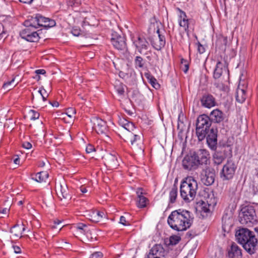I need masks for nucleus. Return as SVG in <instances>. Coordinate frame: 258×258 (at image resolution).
<instances>
[{
    "instance_id": "60",
    "label": "nucleus",
    "mask_w": 258,
    "mask_h": 258,
    "mask_svg": "<svg viewBox=\"0 0 258 258\" xmlns=\"http://www.w3.org/2000/svg\"><path fill=\"white\" fill-rule=\"evenodd\" d=\"M9 210H10L9 208H7H7H3V209L1 210H0V212L1 213L6 214L9 211Z\"/></svg>"
},
{
    "instance_id": "14",
    "label": "nucleus",
    "mask_w": 258,
    "mask_h": 258,
    "mask_svg": "<svg viewBox=\"0 0 258 258\" xmlns=\"http://www.w3.org/2000/svg\"><path fill=\"white\" fill-rule=\"evenodd\" d=\"M228 258H242V253L241 248L235 242H232L227 248Z\"/></svg>"
},
{
    "instance_id": "51",
    "label": "nucleus",
    "mask_w": 258,
    "mask_h": 258,
    "mask_svg": "<svg viewBox=\"0 0 258 258\" xmlns=\"http://www.w3.org/2000/svg\"><path fill=\"white\" fill-rule=\"evenodd\" d=\"M119 223L124 226L129 225V224L126 222L125 218L123 216L120 217Z\"/></svg>"
},
{
    "instance_id": "43",
    "label": "nucleus",
    "mask_w": 258,
    "mask_h": 258,
    "mask_svg": "<svg viewBox=\"0 0 258 258\" xmlns=\"http://www.w3.org/2000/svg\"><path fill=\"white\" fill-rule=\"evenodd\" d=\"M66 114L69 117H72L76 114V109L74 108H69L66 111Z\"/></svg>"
},
{
    "instance_id": "37",
    "label": "nucleus",
    "mask_w": 258,
    "mask_h": 258,
    "mask_svg": "<svg viewBox=\"0 0 258 258\" xmlns=\"http://www.w3.org/2000/svg\"><path fill=\"white\" fill-rule=\"evenodd\" d=\"M48 177V174L45 172H39L35 175V180L39 182L44 181L45 178Z\"/></svg>"
},
{
    "instance_id": "21",
    "label": "nucleus",
    "mask_w": 258,
    "mask_h": 258,
    "mask_svg": "<svg viewBox=\"0 0 258 258\" xmlns=\"http://www.w3.org/2000/svg\"><path fill=\"white\" fill-rule=\"evenodd\" d=\"M58 197L62 200L65 199L70 200L71 199V196L69 194V190L67 185L64 183L60 184L56 190Z\"/></svg>"
},
{
    "instance_id": "10",
    "label": "nucleus",
    "mask_w": 258,
    "mask_h": 258,
    "mask_svg": "<svg viewBox=\"0 0 258 258\" xmlns=\"http://www.w3.org/2000/svg\"><path fill=\"white\" fill-rule=\"evenodd\" d=\"M20 35L23 39L29 42H37L39 39L37 32L35 31V29L30 27H26L20 32Z\"/></svg>"
},
{
    "instance_id": "47",
    "label": "nucleus",
    "mask_w": 258,
    "mask_h": 258,
    "mask_svg": "<svg viewBox=\"0 0 258 258\" xmlns=\"http://www.w3.org/2000/svg\"><path fill=\"white\" fill-rule=\"evenodd\" d=\"M86 151L87 153H90L93 151H95V149L93 145H92L91 144H89L86 147Z\"/></svg>"
},
{
    "instance_id": "29",
    "label": "nucleus",
    "mask_w": 258,
    "mask_h": 258,
    "mask_svg": "<svg viewBox=\"0 0 258 258\" xmlns=\"http://www.w3.org/2000/svg\"><path fill=\"white\" fill-rule=\"evenodd\" d=\"M246 98L245 91L244 89L240 88L239 86L237 89L236 94V100L237 102L242 103Z\"/></svg>"
},
{
    "instance_id": "50",
    "label": "nucleus",
    "mask_w": 258,
    "mask_h": 258,
    "mask_svg": "<svg viewBox=\"0 0 258 258\" xmlns=\"http://www.w3.org/2000/svg\"><path fill=\"white\" fill-rule=\"evenodd\" d=\"M209 205H208V207H207V205L203 206L201 208V213H209L210 212V210L209 208Z\"/></svg>"
},
{
    "instance_id": "28",
    "label": "nucleus",
    "mask_w": 258,
    "mask_h": 258,
    "mask_svg": "<svg viewBox=\"0 0 258 258\" xmlns=\"http://www.w3.org/2000/svg\"><path fill=\"white\" fill-rule=\"evenodd\" d=\"M24 24L25 27H30L34 29L37 28L39 27L37 15H36L34 17H31L30 18L26 20L24 22Z\"/></svg>"
},
{
    "instance_id": "27",
    "label": "nucleus",
    "mask_w": 258,
    "mask_h": 258,
    "mask_svg": "<svg viewBox=\"0 0 258 258\" xmlns=\"http://www.w3.org/2000/svg\"><path fill=\"white\" fill-rule=\"evenodd\" d=\"M186 15L185 13L180 11V19L179 20V24L180 27H182L185 32L188 31L189 20L186 18Z\"/></svg>"
},
{
    "instance_id": "17",
    "label": "nucleus",
    "mask_w": 258,
    "mask_h": 258,
    "mask_svg": "<svg viewBox=\"0 0 258 258\" xmlns=\"http://www.w3.org/2000/svg\"><path fill=\"white\" fill-rule=\"evenodd\" d=\"M105 165L110 170L116 169L119 166L118 161L115 155L107 154L104 157Z\"/></svg>"
},
{
    "instance_id": "24",
    "label": "nucleus",
    "mask_w": 258,
    "mask_h": 258,
    "mask_svg": "<svg viewBox=\"0 0 258 258\" xmlns=\"http://www.w3.org/2000/svg\"><path fill=\"white\" fill-rule=\"evenodd\" d=\"M226 62L224 60L223 61L218 60L214 70L213 77L215 79H219L222 76L223 71H226Z\"/></svg>"
},
{
    "instance_id": "19",
    "label": "nucleus",
    "mask_w": 258,
    "mask_h": 258,
    "mask_svg": "<svg viewBox=\"0 0 258 258\" xmlns=\"http://www.w3.org/2000/svg\"><path fill=\"white\" fill-rule=\"evenodd\" d=\"M158 36L153 39L151 41L152 46L156 50H160L163 48L165 44V39L164 36L160 34V30H157Z\"/></svg>"
},
{
    "instance_id": "15",
    "label": "nucleus",
    "mask_w": 258,
    "mask_h": 258,
    "mask_svg": "<svg viewBox=\"0 0 258 258\" xmlns=\"http://www.w3.org/2000/svg\"><path fill=\"white\" fill-rule=\"evenodd\" d=\"M244 250L250 255L255 253L258 250V240L256 237H252L249 241L242 245Z\"/></svg>"
},
{
    "instance_id": "42",
    "label": "nucleus",
    "mask_w": 258,
    "mask_h": 258,
    "mask_svg": "<svg viewBox=\"0 0 258 258\" xmlns=\"http://www.w3.org/2000/svg\"><path fill=\"white\" fill-rule=\"evenodd\" d=\"M37 92L42 96L43 100L45 101L48 96V95L47 93L46 90L44 89H39Z\"/></svg>"
},
{
    "instance_id": "33",
    "label": "nucleus",
    "mask_w": 258,
    "mask_h": 258,
    "mask_svg": "<svg viewBox=\"0 0 258 258\" xmlns=\"http://www.w3.org/2000/svg\"><path fill=\"white\" fill-rule=\"evenodd\" d=\"M223 228H230L232 226V218L228 217L227 215H224L222 217Z\"/></svg>"
},
{
    "instance_id": "32",
    "label": "nucleus",
    "mask_w": 258,
    "mask_h": 258,
    "mask_svg": "<svg viewBox=\"0 0 258 258\" xmlns=\"http://www.w3.org/2000/svg\"><path fill=\"white\" fill-rule=\"evenodd\" d=\"M136 202L138 208H143L146 207L149 203V200L147 198L144 196L137 197Z\"/></svg>"
},
{
    "instance_id": "2",
    "label": "nucleus",
    "mask_w": 258,
    "mask_h": 258,
    "mask_svg": "<svg viewBox=\"0 0 258 258\" xmlns=\"http://www.w3.org/2000/svg\"><path fill=\"white\" fill-rule=\"evenodd\" d=\"M198 188L197 180L192 176H188L180 184V196L185 202H189L195 198Z\"/></svg>"
},
{
    "instance_id": "8",
    "label": "nucleus",
    "mask_w": 258,
    "mask_h": 258,
    "mask_svg": "<svg viewBox=\"0 0 258 258\" xmlns=\"http://www.w3.org/2000/svg\"><path fill=\"white\" fill-rule=\"evenodd\" d=\"M133 43L136 49L140 54H144L147 56L148 59L150 60L151 57L148 54L151 53V50H148L150 47L149 43L145 38L138 36L136 39H133Z\"/></svg>"
},
{
    "instance_id": "44",
    "label": "nucleus",
    "mask_w": 258,
    "mask_h": 258,
    "mask_svg": "<svg viewBox=\"0 0 258 258\" xmlns=\"http://www.w3.org/2000/svg\"><path fill=\"white\" fill-rule=\"evenodd\" d=\"M183 62H185V64H184V66H183L184 68L182 69V70L185 73H186L189 69V64L186 60L184 59V58H181V63L183 64Z\"/></svg>"
},
{
    "instance_id": "53",
    "label": "nucleus",
    "mask_w": 258,
    "mask_h": 258,
    "mask_svg": "<svg viewBox=\"0 0 258 258\" xmlns=\"http://www.w3.org/2000/svg\"><path fill=\"white\" fill-rule=\"evenodd\" d=\"M46 21L48 22V25H47L48 27H51L55 25V22L53 20L47 18Z\"/></svg>"
},
{
    "instance_id": "30",
    "label": "nucleus",
    "mask_w": 258,
    "mask_h": 258,
    "mask_svg": "<svg viewBox=\"0 0 258 258\" xmlns=\"http://www.w3.org/2000/svg\"><path fill=\"white\" fill-rule=\"evenodd\" d=\"M105 217V215L103 212L99 211H93L91 215L90 220L94 222H99L101 219Z\"/></svg>"
},
{
    "instance_id": "11",
    "label": "nucleus",
    "mask_w": 258,
    "mask_h": 258,
    "mask_svg": "<svg viewBox=\"0 0 258 258\" xmlns=\"http://www.w3.org/2000/svg\"><path fill=\"white\" fill-rule=\"evenodd\" d=\"M111 42L113 46L118 50H125L126 49L125 38L124 36L114 32L112 34Z\"/></svg>"
},
{
    "instance_id": "48",
    "label": "nucleus",
    "mask_w": 258,
    "mask_h": 258,
    "mask_svg": "<svg viewBox=\"0 0 258 258\" xmlns=\"http://www.w3.org/2000/svg\"><path fill=\"white\" fill-rule=\"evenodd\" d=\"M197 45H198V52L200 54L203 53L205 52V47L200 42H198L197 43Z\"/></svg>"
},
{
    "instance_id": "45",
    "label": "nucleus",
    "mask_w": 258,
    "mask_h": 258,
    "mask_svg": "<svg viewBox=\"0 0 258 258\" xmlns=\"http://www.w3.org/2000/svg\"><path fill=\"white\" fill-rule=\"evenodd\" d=\"M72 34L75 36H78L81 34V30L78 27H74L71 31Z\"/></svg>"
},
{
    "instance_id": "41",
    "label": "nucleus",
    "mask_w": 258,
    "mask_h": 258,
    "mask_svg": "<svg viewBox=\"0 0 258 258\" xmlns=\"http://www.w3.org/2000/svg\"><path fill=\"white\" fill-rule=\"evenodd\" d=\"M30 119L31 120H35L39 117V113L34 110H31L29 112Z\"/></svg>"
},
{
    "instance_id": "49",
    "label": "nucleus",
    "mask_w": 258,
    "mask_h": 258,
    "mask_svg": "<svg viewBox=\"0 0 258 258\" xmlns=\"http://www.w3.org/2000/svg\"><path fill=\"white\" fill-rule=\"evenodd\" d=\"M87 227V226L85 224H84L83 223H80L76 227V228L78 230H81L82 233H83L85 231V230L84 229L85 228Z\"/></svg>"
},
{
    "instance_id": "57",
    "label": "nucleus",
    "mask_w": 258,
    "mask_h": 258,
    "mask_svg": "<svg viewBox=\"0 0 258 258\" xmlns=\"http://www.w3.org/2000/svg\"><path fill=\"white\" fill-rule=\"evenodd\" d=\"M142 190L143 189L142 188H138L137 189L136 194L137 195L138 197H144Z\"/></svg>"
},
{
    "instance_id": "39",
    "label": "nucleus",
    "mask_w": 258,
    "mask_h": 258,
    "mask_svg": "<svg viewBox=\"0 0 258 258\" xmlns=\"http://www.w3.org/2000/svg\"><path fill=\"white\" fill-rule=\"evenodd\" d=\"M37 15L38 26H43L45 25V22L47 20V18L44 17L40 15Z\"/></svg>"
},
{
    "instance_id": "61",
    "label": "nucleus",
    "mask_w": 258,
    "mask_h": 258,
    "mask_svg": "<svg viewBox=\"0 0 258 258\" xmlns=\"http://www.w3.org/2000/svg\"><path fill=\"white\" fill-rule=\"evenodd\" d=\"M35 73L37 74H45L46 72L44 70L40 69V70H37L35 71Z\"/></svg>"
},
{
    "instance_id": "9",
    "label": "nucleus",
    "mask_w": 258,
    "mask_h": 258,
    "mask_svg": "<svg viewBox=\"0 0 258 258\" xmlns=\"http://www.w3.org/2000/svg\"><path fill=\"white\" fill-rule=\"evenodd\" d=\"M201 182L206 186L212 185L215 179V173L214 169L206 167L203 169L200 174Z\"/></svg>"
},
{
    "instance_id": "23",
    "label": "nucleus",
    "mask_w": 258,
    "mask_h": 258,
    "mask_svg": "<svg viewBox=\"0 0 258 258\" xmlns=\"http://www.w3.org/2000/svg\"><path fill=\"white\" fill-rule=\"evenodd\" d=\"M164 250L160 245L156 244L150 250L146 258H162Z\"/></svg>"
},
{
    "instance_id": "54",
    "label": "nucleus",
    "mask_w": 258,
    "mask_h": 258,
    "mask_svg": "<svg viewBox=\"0 0 258 258\" xmlns=\"http://www.w3.org/2000/svg\"><path fill=\"white\" fill-rule=\"evenodd\" d=\"M128 121L124 118L120 119L119 121V124L123 127L127 123Z\"/></svg>"
},
{
    "instance_id": "52",
    "label": "nucleus",
    "mask_w": 258,
    "mask_h": 258,
    "mask_svg": "<svg viewBox=\"0 0 258 258\" xmlns=\"http://www.w3.org/2000/svg\"><path fill=\"white\" fill-rule=\"evenodd\" d=\"M23 147L26 149H30L32 148V144L28 142H25L22 144Z\"/></svg>"
},
{
    "instance_id": "56",
    "label": "nucleus",
    "mask_w": 258,
    "mask_h": 258,
    "mask_svg": "<svg viewBox=\"0 0 258 258\" xmlns=\"http://www.w3.org/2000/svg\"><path fill=\"white\" fill-rule=\"evenodd\" d=\"M252 237H256V236L253 234V232L251 231V234H249V236L247 238H246V239H245V241L243 243L242 245L244 244L245 243L248 242L249 241V239H251Z\"/></svg>"
},
{
    "instance_id": "22",
    "label": "nucleus",
    "mask_w": 258,
    "mask_h": 258,
    "mask_svg": "<svg viewBox=\"0 0 258 258\" xmlns=\"http://www.w3.org/2000/svg\"><path fill=\"white\" fill-rule=\"evenodd\" d=\"M250 230L247 228H241L237 230L235 233V237L237 241L242 245L243 243L245 241L246 238H247L249 234H251Z\"/></svg>"
},
{
    "instance_id": "20",
    "label": "nucleus",
    "mask_w": 258,
    "mask_h": 258,
    "mask_svg": "<svg viewBox=\"0 0 258 258\" xmlns=\"http://www.w3.org/2000/svg\"><path fill=\"white\" fill-rule=\"evenodd\" d=\"M217 133L214 128H211L207 137V143L212 150H216L217 144Z\"/></svg>"
},
{
    "instance_id": "58",
    "label": "nucleus",
    "mask_w": 258,
    "mask_h": 258,
    "mask_svg": "<svg viewBox=\"0 0 258 258\" xmlns=\"http://www.w3.org/2000/svg\"><path fill=\"white\" fill-rule=\"evenodd\" d=\"M117 92L119 95H123L124 92V88L122 87H119L117 89Z\"/></svg>"
},
{
    "instance_id": "35",
    "label": "nucleus",
    "mask_w": 258,
    "mask_h": 258,
    "mask_svg": "<svg viewBox=\"0 0 258 258\" xmlns=\"http://www.w3.org/2000/svg\"><path fill=\"white\" fill-rule=\"evenodd\" d=\"M145 61L140 56H136L134 60L135 67L136 69L143 68Z\"/></svg>"
},
{
    "instance_id": "63",
    "label": "nucleus",
    "mask_w": 258,
    "mask_h": 258,
    "mask_svg": "<svg viewBox=\"0 0 258 258\" xmlns=\"http://www.w3.org/2000/svg\"><path fill=\"white\" fill-rule=\"evenodd\" d=\"M61 221L59 220H54V225H53L52 226V228H56V225H59V224L61 223Z\"/></svg>"
},
{
    "instance_id": "38",
    "label": "nucleus",
    "mask_w": 258,
    "mask_h": 258,
    "mask_svg": "<svg viewBox=\"0 0 258 258\" xmlns=\"http://www.w3.org/2000/svg\"><path fill=\"white\" fill-rule=\"evenodd\" d=\"M14 82L15 79H13L12 80L5 83L3 86V88L7 91L10 90L15 86Z\"/></svg>"
},
{
    "instance_id": "31",
    "label": "nucleus",
    "mask_w": 258,
    "mask_h": 258,
    "mask_svg": "<svg viewBox=\"0 0 258 258\" xmlns=\"http://www.w3.org/2000/svg\"><path fill=\"white\" fill-rule=\"evenodd\" d=\"M145 76L148 80L149 83L155 89L160 87L159 84L157 82V80L149 73H145Z\"/></svg>"
},
{
    "instance_id": "12",
    "label": "nucleus",
    "mask_w": 258,
    "mask_h": 258,
    "mask_svg": "<svg viewBox=\"0 0 258 258\" xmlns=\"http://www.w3.org/2000/svg\"><path fill=\"white\" fill-rule=\"evenodd\" d=\"M183 168L187 170H192L197 169L199 166V162H197L194 154L185 156L182 161Z\"/></svg>"
},
{
    "instance_id": "7",
    "label": "nucleus",
    "mask_w": 258,
    "mask_h": 258,
    "mask_svg": "<svg viewBox=\"0 0 258 258\" xmlns=\"http://www.w3.org/2000/svg\"><path fill=\"white\" fill-rule=\"evenodd\" d=\"M237 166L231 159H228L224 165L220 173V178L223 181L229 180L233 178Z\"/></svg>"
},
{
    "instance_id": "62",
    "label": "nucleus",
    "mask_w": 258,
    "mask_h": 258,
    "mask_svg": "<svg viewBox=\"0 0 258 258\" xmlns=\"http://www.w3.org/2000/svg\"><path fill=\"white\" fill-rule=\"evenodd\" d=\"M80 190L82 193H86L87 191L86 187L85 185H81L80 187Z\"/></svg>"
},
{
    "instance_id": "13",
    "label": "nucleus",
    "mask_w": 258,
    "mask_h": 258,
    "mask_svg": "<svg viewBox=\"0 0 258 258\" xmlns=\"http://www.w3.org/2000/svg\"><path fill=\"white\" fill-rule=\"evenodd\" d=\"M92 121L93 123V128L98 134L106 135L108 132L106 122L98 117H94Z\"/></svg>"
},
{
    "instance_id": "34",
    "label": "nucleus",
    "mask_w": 258,
    "mask_h": 258,
    "mask_svg": "<svg viewBox=\"0 0 258 258\" xmlns=\"http://www.w3.org/2000/svg\"><path fill=\"white\" fill-rule=\"evenodd\" d=\"M177 197V188L176 186H173L169 192V201L170 203H174L175 202Z\"/></svg>"
},
{
    "instance_id": "55",
    "label": "nucleus",
    "mask_w": 258,
    "mask_h": 258,
    "mask_svg": "<svg viewBox=\"0 0 258 258\" xmlns=\"http://www.w3.org/2000/svg\"><path fill=\"white\" fill-rule=\"evenodd\" d=\"M5 34L4 28L2 25H0V40H1Z\"/></svg>"
},
{
    "instance_id": "5",
    "label": "nucleus",
    "mask_w": 258,
    "mask_h": 258,
    "mask_svg": "<svg viewBox=\"0 0 258 258\" xmlns=\"http://www.w3.org/2000/svg\"><path fill=\"white\" fill-rule=\"evenodd\" d=\"M123 139L127 143H130L131 148L138 153L144 151L143 139L136 133L126 132L123 134Z\"/></svg>"
},
{
    "instance_id": "46",
    "label": "nucleus",
    "mask_w": 258,
    "mask_h": 258,
    "mask_svg": "<svg viewBox=\"0 0 258 258\" xmlns=\"http://www.w3.org/2000/svg\"><path fill=\"white\" fill-rule=\"evenodd\" d=\"M103 254L101 252L97 251L92 253L89 258H101Z\"/></svg>"
},
{
    "instance_id": "16",
    "label": "nucleus",
    "mask_w": 258,
    "mask_h": 258,
    "mask_svg": "<svg viewBox=\"0 0 258 258\" xmlns=\"http://www.w3.org/2000/svg\"><path fill=\"white\" fill-rule=\"evenodd\" d=\"M193 154L197 160V162H199V165L207 164L209 160V154L206 150L200 149Z\"/></svg>"
},
{
    "instance_id": "6",
    "label": "nucleus",
    "mask_w": 258,
    "mask_h": 258,
    "mask_svg": "<svg viewBox=\"0 0 258 258\" xmlns=\"http://www.w3.org/2000/svg\"><path fill=\"white\" fill-rule=\"evenodd\" d=\"M232 148L230 146L223 145L219 147L213 155L214 163L217 165H220L226 158L232 156Z\"/></svg>"
},
{
    "instance_id": "1",
    "label": "nucleus",
    "mask_w": 258,
    "mask_h": 258,
    "mask_svg": "<svg viewBox=\"0 0 258 258\" xmlns=\"http://www.w3.org/2000/svg\"><path fill=\"white\" fill-rule=\"evenodd\" d=\"M193 219L194 217L189 211L178 209L171 212L168 216L167 222L172 229L183 231L191 226Z\"/></svg>"
},
{
    "instance_id": "26",
    "label": "nucleus",
    "mask_w": 258,
    "mask_h": 258,
    "mask_svg": "<svg viewBox=\"0 0 258 258\" xmlns=\"http://www.w3.org/2000/svg\"><path fill=\"white\" fill-rule=\"evenodd\" d=\"M24 224H16L11 229V233L13 234L14 238H20L22 236V232L25 230Z\"/></svg>"
},
{
    "instance_id": "40",
    "label": "nucleus",
    "mask_w": 258,
    "mask_h": 258,
    "mask_svg": "<svg viewBox=\"0 0 258 258\" xmlns=\"http://www.w3.org/2000/svg\"><path fill=\"white\" fill-rule=\"evenodd\" d=\"M169 240L171 244L175 245L180 240V237L176 235L172 236Z\"/></svg>"
},
{
    "instance_id": "3",
    "label": "nucleus",
    "mask_w": 258,
    "mask_h": 258,
    "mask_svg": "<svg viewBox=\"0 0 258 258\" xmlns=\"http://www.w3.org/2000/svg\"><path fill=\"white\" fill-rule=\"evenodd\" d=\"M239 222L241 224L251 226L257 222L254 207L251 205L242 208L239 215Z\"/></svg>"
},
{
    "instance_id": "64",
    "label": "nucleus",
    "mask_w": 258,
    "mask_h": 258,
    "mask_svg": "<svg viewBox=\"0 0 258 258\" xmlns=\"http://www.w3.org/2000/svg\"><path fill=\"white\" fill-rule=\"evenodd\" d=\"M14 162L17 165L20 164V158L18 156H16V157L14 159Z\"/></svg>"
},
{
    "instance_id": "4",
    "label": "nucleus",
    "mask_w": 258,
    "mask_h": 258,
    "mask_svg": "<svg viewBox=\"0 0 258 258\" xmlns=\"http://www.w3.org/2000/svg\"><path fill=\"white\" fill-rule=\"evenodd\" d=\"M211 125L209 116L206 114L200 115L196 123V134L199 141L203 140L208 134Z\"/></svg>"
},
{
    "instance_id": "18",
    "label": "nucleus",
    "mask_w": 258,
    "mask_h": 258,
    "mask_svg": "<svg viewBox=\"0 0 258 258\" xmlns=\"http://www.w3.org/2000/svg\"><path fill=\"white\" fill-rule=\"evenodd\" d=\"M203 107L210 108L216 105L215 98L210 94H204L200 99Z\"/></svg>"
},
{
    "instance_id": "59",
    "label": "nucleus",
    "mask_w": 258,
    "mask_h": 258,
    "mask_svg": "<svg viewBox=\"0 0 258 258\" xmlns=\"http://www.w3.org/2000/svg\"><path fill=\"white\" fill-rule=\"evenodd\" d=\"M13 249L16 253H20L21 252V248L18 246H13Z\"/></svg>"
},
{
    "instance_id": "36",
    "label": "nucleus",
    "mask_w": 258,
    "mask_h": 258,
    "mask_svg": "<svg viewBox=\"0 0 258 258\" xmlns=\"http://www.w3.org/2000/svg\"><path fill=\"white\" fill-rule=\"evenodd\" d=\"M123 128L124 131L122 132V135L125 134L126 132H130L131 133H135V126L134 124L132 122L128 121Z\"/></svg>"
},
{
    "instance_id": "25",
    "label": "nucleus",
    "mask_w": 258,
    "mask_h": 258,
    "mask_svg": "<svg viewBox=\"0 0 258 258\" xmlns=\"http://www.w3.org/2000/svg\"><path fill=\"white\" fill-rule=\"evenodd\" d=\"M211 122L213 121L215 123H220L224 119V113L219 109H215L213 110L209 116Z\"/></svg>"
}]
</instances>
